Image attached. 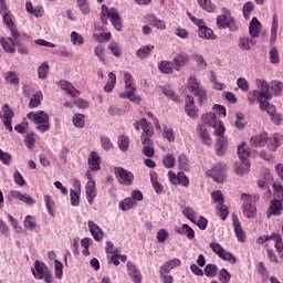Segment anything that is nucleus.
Wrapping results in <instances>:
<instances>
[{
    "mask_svg": "<svg viewBox=\"0 0 283 283\" xmlns=\"http://www.w3.org/2000/svg\"><path fill=\"white\" fill-rule=\"evenodd\" d=\"M169 180L172 185H182V187H189V177L185 172H174L172 170L168 171Z\"/></svg>",
    "mask_w": 283,
    "mask_h": 283,
    "instance_id": "f3484780",
    "label": "nucleus"
},
{
    "mask_svg": "<svg viewBox=\"0 0 283 283\" xmlns=\"http://www.w3.org/2000/svg\"><path fill=\"white\" fill-rule=\"evenodd\" d=\"M148 23L153 25V28H157V30H165L167 28L165 21L156 18V15H149Z\"/></svg>",
    "mask_w": 283,
    "mask_h": 283,
    "instance_id": "c9c22d12",
    "label": "nucleus"
},
{
    "mask_svg": "<svg viewBox=\"0 0 283 283\" xmlns=\"http://www.w3.org/2000/svg\"><path fill=\"white\" fill-rule=\"evenodd\" d=\"M244 145H247L244 142L238 147V156L240 160L249 163V156H251V151L249 149L244 148Z\"/></svg>",
    "mask_w": 283,
    "mask_h": 283,
    "instance_id": "58836bf2",
    "label": "nucleus"
},
{
    "mask_svg": "<svg viewBox=\"0 0 283 283\" xmlns=\"http://www.w3.org/2000/svg\"><path fill=\"white\" fill-rule=\"evenodd\" d=\"M163 94H165V96H167V98H170V101H174V103H180V96H178L176 94V92H174V90H171V87L169 86H164L161 88Z\"/></svg>",
    "mask_w": 283,
    "mask_h": 283,
    "instance_id": "4c0bfd02",
    "label": "nucleus"
},
{
    "mask_svg": "<svg viewBox=\"0 0 283 283\" xmlns=\"http://www.w3.org/2000/svg\"><path fill=\"white\" fill-rule=\"evenodd\" d=\"M163 165L166 169H171L176 167V158L171 154H168L163 158Z\"/></svg>",
    "mask_w": 283,
    "mask_h": 283,
    "instance_id": "bf43d9fd",
    "label": "nucleus"
},
{
    "mask_svg": "<svg viewBox=\"0 0 283 283\" xmlns=\"http://www.w3.org/2000/svg\"><path fill=\"white\" fill-rule=\"evenodd\" d=\"M4 81L9 83V85H19V74H17V72L9 71L4 75Z\"/></svg>",
    "mask_w": 283,
    "mask_h": 283,
    "instance_id": "a18cd8bd",
    "label": "nucleus"
},
{
    "mask_svg": "<svg viewBox=\"0 0 283 283\" xmlns=\"http://www.w3.org/2000/svg\"><path fill=\"white\" fill-rule=\"evenodd\" d=\"M224 132H227V129L224 128V125H222V124H220L219 127L214 130V136H218V140H217L218 156H222V151L228 144L227 139L224 138Z\"/></svg>",
    "mask_w": 283,
    "mask_h": 283,
    "instance_id": "2eb2a0df",
    "label": "nucleus"
},
{
    "mask_svg": "<svg viewBox=\"0 0 283 283\" xmlns=\"http://www.w3.org/2000/svg\"><path fill=\"white\" fill-rule=\"evenodd\" d=\"M272 90L275 92V96H280L281 94H283V83L274 80L272 82Z\"/></svg>",
    "mask_w": 283,
    "mask_h": 283,
    "instance_id": "774afa93",
    "label": "nucleus"
},
{
    "mask_svg": "<svg viewBox=\"0 0 283 283\" xmlns=\"http://www.w3.org/2000/svg\"><path fill=\"white\" fill-rule=\"evenodd\" d=\"M41 101H43V93H35L29 102V109H35V107H39L41 105Z\"/></svg>",
    "mask_w": 283,
    "mask_h": 283,
    "instance_id": "e433bc0d",
    "label": "nucleus"
},
{
    "mask_svg": "<svg viewBox=\"0 0 283 283\" xmlns=\"http://www.w3.org/2000/svg\"><path fill=\"white\" fill-rule=\"evenodd\" d=\"M260 109H262V112H266L271 117L276 113L275 106L269 103V99L261 102Z\"/></svg>",
    "mask_w": 283,
    "mask_h": 283,
    "instance_id": "a19ab883",
    "label": "nucleus"
},
{
    "mask_svg": "<svg viewBox=\"0 0 283 283\" xmlns=\"http://www.w3.org/2000/svg\"><path fill=\"white\" fill-rule=\"evenodd\" d=\"M134 207H136V202L129 197L119 202V209H122V211H129L134 209Z\"/></svg>",
    "mask_w": 283,
    "mask_h": 283,
    "instance_id": "de8ad7c7",
    "label": "nucleus"
},
{
    "mask_svg": "<svg viewBox=\"0 0 283 283\" xmlns=\"http://www.w3.org/2000/svg\"><path fill=\"white\" fill-rule=\"evenodd\" d=\"M126 269L129 277H132L134 283H143V274L140 273V270H138L134 262L128 261L126 264Z\"/></svg>",
    "mask_w": 283,
    "mask_h": 283,
    "instance_id": "a211bd4d",
    "label": "nucleus"
},
{
    "mask_svg": "<svg viewBox=\"0 0 283 283\" xmlns=\"http://www.w3.org/2000/svg\"><path fill=\"white\" fill-rule=\"evenodd\" d=\"M219 282L221 283L231 282V273H229V271L224 268L219 271Z\"/></svg>",
    "mask_w": 283,
    "mask_h": 283,
    "instance_id": "338daca9",
    "label": "nucleus"
},
{
    "mask_svg": "<svg viewBox=\"0 0 283 283\" xmlns=\"http://www.w3.org/2000/svg\"><path fill=\"white\" fill-rule=\"evenodd\" d=\"M49 73H50V64H48V62H43L38 67V77L43 81V80L48 78Z\"/></svg>",
    "mask_w": 283,
    "mask_h": 283,
    "instance_id": "37998d69",
    "label": "nucleus"
},
{
    "mask_svg": "<svg viewBox=\"0 0 283 283\" xmlns=\"http://www.w3.org/2000/svg\"><path fill=\"white\" fill-rule=\"evenodd\" d=\"M188 90L190 94H193V96L199 97V104L202 105L205 101H207V92H205V88L200 85V82L193 76H190L187 82Z\"/></svg>",
    "mask_w": 283,
    "mask_h": 283,
    "instance_id": "423d86ee",
    "label": "nucleus"
},
{
    "mask_svg": "<svg viewBox=\"0 0 283 283\" xmlns=\"http://www.w3.org/2000/svg\"><path fill=\"white\" fill-rule=\"evenodd\" d=\"M11 198H14L15 200H20L21 202H25V205H34V198L21 193V191L18 190H12L11 192Z\"/></svg>",
    "mask_w": 283,
    "mask_h": 283,
    "instance_id": "7c9ffc66",
    "label": "nucleus"
},
{
    "mask_svg": "<svg viewBox=\"0 0 283 283\" xmlns=\"http://www.w3.org/2000/svg\"><path fill=\"white\" fill-rule=\"evenodd\" d=\"M249 32L252 39H258V36H260V32H262V23H260L258 18H252L249 25Z\"/></svg>",
    "mask_w": 283,
    "mask_h": 283,
    "instance_id": "393cba45",
    "label": "nucleus"
},
{
    "mask_svg": "<svg viewBox=\"0 0 283 283\" xmlns=\"http://www.w3.org/2000/svg\"><path fill=\"white\" fill-rule=\"evenodd\" d=\"M238 45L240 50H251V45H253V40L242 36L239 39Z\"/></svg>",
    "mask_w": 283,
    "mask_h": 283,
    "instance_id": "13d9d810",
    "label": "nucleus"
},
{
    "mask_svg": "<svg viewBox=\"0 0 283 283\" xmlns=\"http://www.w3.org/2000/svg\"><path fill=\"white\" fill-rule=\"evenodd\" d=\"M140 126L143 129V133L140 135L142 145H154V126L149 122H147V118L140 119Z\"/></svg>",
    "mask_w": 283,
    "mask_h": 283,
    "instance_id": "1a4fd4ad",
    "label": "nucleus"
},
{
    "mask_svg": "<svg viewBox=\"0 0 283 283\" xmlns=\"http://www.w3.org/2000/svg\"><path fill=\"white\" fill-rule=\"evenodd\" d=\"M124 81H125V88L126 92L119 93V98H128V101H132V103H136L139 105V103L143 101L140 96L136 95V87L134 86V81L132 77V73L126 72L124 74Z\"/></svg>",
    "mask_w": 283,
    "mask_h": 283,
    "instance_id": "39448f33",
    "label": "nucleus"
},
{
    "mask_svg": "<svg viewBox=\"0 0 283 283\" xmlns=\"http://www.w3.org/2000/svg\"><path fill=\"white\" fill-rule=\"evenodd\" d=\"M241 200H244L242 209L245 218H255L258 216V209L255 205H252L253 197L249 193H242Z\"/></svg>",
    "mask_w": 283,
    "mask_h": 283,
    "instance_id": "9b49d317",
    "label": "nucleus"
},
{
    "mask_svg": "<svg viewBox=\"0 0 283 283\" xmlns=\"http://www.w3.org/2000/svg\"><path fill=\"white\" fill-rule=\"evenodd\" d=\"M151 50H154V45L148 44L146 46L138 49L136 54H137L138 59H147V56H149V54H151Z\"/></svg>",
    "mask_w": 283,
    "mask_h": 283,
    "instance_id": "49530a36",
    "label": "nucleus"
},
{
    "mask_svg": "<svg viewBox=\"0 0 283 283\" xmlns=\"http://www.w3.org/2000/svg\"><path fill=\"white\" fill-rule=\"evenodd\" d=\"M1 17H2V22L10 30L13 39H19L21 34L19 33V31L17 30V27L14 25V21L12 20V13L10 11H7L6 13H2Z\"/></svg>",
    "mask_w": 283,
    "mask_h": 283,
    "instance_id": "dca6fc26",
    "label": "nucleus"
},
{
    "mask_svg": "<svg viewBox=\"0 0 283 283\" xmlns=\"http://www.w3.org/2000/svg\"><path fill=\"white\" fill-rule=\"evenodd\" d=\"M116 87V74L113 72L108 73V81L104 86V92L109 93Z\"/></svg>",
    "mask_w": 283,
    "mask_h": 283,
    "instance_id": "79ce46f5",
    "label": "nucleus"
},
{
    "mask_svg": "<svg viewBox=\"0 0 283 283\" xmlns=\"http://www.w3.org/2000/svg\"><path fill=\"white\" fill-rule=\"evenodd\" d=\"M232 223L234 227V233L237 237V240L239 242H244L247 234H244V230H242V224L240 223V219H238V214H232Z\"/></svg>",
    "mask_w": 283,
    "mask_h": 283,
    "instance_id": "aec40b11",
    "label": "nucleus"
},
{
    "mask_svg": "<svg viewBox=\"0 0 283 283\" xmlns=\"http://www.w3.org/2000/svg\"><path fill=\"white\" fill-rule=\"evenodd\" d=\"M238 176H244L251 171V163L242 161L241 165L237 166L235 169Z\"/></svg>",
    "mask_w": 283,
    "mask_h": 283,
    "instance_id": "8fccbe9b",
    "label": "nucleus"
},
{
    "mask_svg": "<svg viewBox=\"0 0 283 283\" xmlns=\"http://www.w3.org/2000/svg\"><path fill=\"white\" fill-rule=\"evenodd\" d=\"M27 118L34 123L36 132L40 134H45L50 132V115L45 111L30 112L27 115Z\"/></svg>",
    "mask_w": 283,
    "mask_h": 283,
    "instance_id": "f03ea898",
    "label": "nucleus"
},
{
    "mask_svg": "<svg viewBox=\"0 0 283 283\" xmlns=\"http://www.w3.org/2000/svg\"><path fill=\"white\" fill-rule=\"evenodd\" d=\"M185 112L190 118H198V107H196V102L191 95H188L186 101Z\"/></svg>",
    "mask_w": 283,
    "mask_h": 283,
    "instance_id": "5701e85b",
    "label": "nucleus"
},
{
    "mask_svg": "<svg viewBox=\"0 0 283 283\" xmlns=\"http://www.w3.org/2000/svg\"><path fill=\"white\" fill-rule=\"evenodd\" d=\"M25 8H27V12H29V14H33V17H43V9L34 8V6H32L31 1H27Z\"/></svg>",
    "mask_w": 283,
    "mask_h": 283,
    "instance_id": "5fc2aeb1",
    "label": "nucleus"
},
{
    "mask_svg": "<svg viewBox=\"0 0 283 283\" xmlns=\"http://www.w3.org/2000/svg\"><path fill=\"white\" fill-rule=\"evenodd\" d=\"M0 43L3 48V50L6 52H8L9 54H14V52H17V50L14 49V46L17 45V39L14 42V40H12V38H1Z\"/></svg>",
    "mask_w": 283,
    "mask_h": 283,
    "instance_id": "c756f323",
    "label": "nucleus"
},
{
    "mask_svg": "<svg viewBox=\"0 0 283 283\" xmlns=\"http://www.w3.org/2000/svg\"><path fill=\"white\" fill-rule=\"evenodd\" d=\"M181 264H182V261H180V259H172L170 261L165 262L161 265V271H164V273H169L170 271H172V269H176Z\"/></svg>",
    "mask_w": 283,
    "mask_h": 283,
    "instance_id": "72a5a7b5",
    "label": "nucleus"
},
{
    "mask_svg": "<svg viewBox=\"0 0 283 283\" xmlns=\"http://www.w3.org/2000/svg\"><path fill=\"white\" fill-rule=\"evenodd\" d=\"M253 10H255V6L253 4V2L248 1L243 4V17L247 21H249V19H251V12H253Z\"/></svg>",
    "mask_w": 283,
    "mask_h": 283,
    "instance_id": "3c124183",
    "label": "nucleus"
},
{
    "mask_svg": "<svg viewBox=\"0 0 283 283\" xmlns=\"http://www.w3.org/2000/svg\"><path fill=\"white\" fill-rule=\"evenodd\" d=\"M158 67L163 74H174V63L169 61H161Z\"/></svg>",
    "mask_w": 283,
    "mask_h": 283,
    "instance_id": "ea45409f",
    "label": "nucleus"
},
{
    "mask_svg": "<svg viewBox=\"0 0 283 283\" xmlns=\"http://www.w3.org/2000/svg\"><path fill=\"white\" fill-rule=\"evenodd\" d=\"M73 125L78 129H83L85 127V115L83 114H75L73 116Z\"/></svg>",
    "mask_w": 283,
    "mask_h": 283,
    "instance_id": "6e6d98bb",
    "label": "nucleus"
},
{
    "mask_svg": "<svg viewBox=\"0 0 283 283\" xmlns=\"http://www.w3.org/2000/svg\"><path fill=\"white\" fill-rule=\"evenodd\" d=\"M259 85L261 87V91L249 92L248 101L249 103H255V101H258L261 106L262 103H264L265 101H271L273 96L271 95V91L269 90V83H266V81H260Z\"/></svg>",
    "mask_w": 283,
    "mask_h": 283,
    "instance_id": "7ed1b4c3",
    "label": "nucleus"
},
{
    "mask_svg": "<svg viewBox=\"0 0 283 283\" xmlns=\"http://www.w3.org/2000/svg\"><path fill=\"white\" fill-rule=\"evenodd\" d=\"M203 273L207 277H216L218 275V265L207 264L203 269Z\"/></svg>",
    "mask_w": 283,
    "mask_h": 283,
    "instance_id": "09e8293b",
    "label": "nucleus"
},
{
    "mask_svg": "<svg viewBox=\"0 0 283 283\" xmlns=\"http://www.w3.org/2000/svg\"><path fill=\"white\" fill-rule=\"evenodd\" d=\"M150 182L153 185V189H155L157 193H163V185L158 182V177H156V174H150Z\"/></svg>",
    "mask_w": 283,
    "mask_h": 283,
    "instance_id": "0e129e2a",
    "label": "nucleus"
},
{
    "mask_svg": "<svg viewBox=\"0 0 283 283\" xmlns=\"http://www.w3.org/2000/svg\"><path fill=\"white\" fill-rule=\"evenodd\" d=\"M210 249L213 251V253H216L221 260H224V262H229L230 264H235L238 262V259H235V256L224 250V248H222V245H220V243H210Z\"/></svg>",
    "mask_w": 283,
    "mask_h": 283,
    "instance_id": "9d476101",
    "label": "nucleus"
},
{
    "mask_svg": "<svg viewBox=\"0 0 283 283\" xmlns=\"http://www.w3.org/2000/svg\"><path fill=\"white\" fill-rule=\"evenodd\" d=\"M283 205L280 199H272L268 209V218L271 216H282Z\"/></svg>",
    "mask_w": 283,
    "mask_h": 283,
    "instance_id": "412c9836",
    "label": "nucleus"
},
{
    "mask_svg": "<svg viewBox=\"0 0 283 283\" xmlns=\"http://www.w3.org/2000/svg\"><path fill=\"white\" fill-rule=\"evenodd\" d=\"M24 229L29 231H34L36 229V221H34V217L28 214L24 219Z\"/></svg>",
    "mask_w": 283,
    "mask_h": 283,
    "instance_id": "e2e57ef3",
    "label": "nucleus"
},
{
    "mask_svg": "<svg viewBox=\"0 0 283 283\" xmlns=\"http://www.w3.org/2000/svg\"><path fill=\"white\" fill-rule=\"evenodd\" d=\"M12 118H14V111L10 107V105L4 104L2 106V123L6 129H8V132L10 133L13 132Z\"/></svg>",
    "mask_w": 283,
    "mask_h": 283,
    "instance_id": "4468645a",
    "label": "nucleus"
},
{
    "mask_svg": "<svg viewBox=\"0 0 283 283\" xmlns=\"http://www.w3.org/2000/svg\"><path fill=\"white\" fill-rule=\"evenodd\" d=\"M199 138L200 140H202L203 145L211 147L213 142L211 139V135H209V133L207 132V126L201 125L199 127Z\"/></svg>",
    "mask_w": 283,
    "mask_h": 283,
    "instance_id": "473e14b6",
    "label": "nucleus"
},
{
    "mask_svg": "<svg viewBox=\"0 0 283 283\" xmlns=\"http://www.w3.org/2000/svg\"><path fill=\"white\" fill-rule=\"evenodd\" d=\"M277 28H279V18H277V14H273L272 28H271V41H275L277 39Z\"/></svg>",
    "mask_w": 283,
    "mask_h": 283,
    "instance_id": "603ef678",
    "label": "nucleus"
},
{
    "mask_svg": "<svg viewBox=\"0 0 283 283\" xmlns=\"http://www.w3.org/2000/svg\"><path fill=\"white\" fill-rule=\"evenodd\" d=\"M34 269L32 270V273L35 280H43L45 283H52V273L45 263L35 261Z\"/></svg>",
    "mask_w": 283,
    "mask_h": 283,
    "instance_id": "0eeeda50",
    "label": "nucleus"
},
{
    "mask_svg": "<svg viewBox=\"0 0 283 283\" xmlns=\"http://www.w3.org/2000/svg\"><path fill=\"white\" fill-rule=\"evenodd\" d=\"M198 36L200 39H206V40L216 39V34H213V30H211L209 27H207V24L203 28L198 29Z\"/></svg>",
    "mask_w": 283,
    "mask_h": 283,
    "instance_id": "f704fd0d",
    "label": "nucleus"
},
{
    "mask_svg": "<svg viewBox=\"0 0 283 283\" xmlns=\"http://www.w3.org/2000/svg\"><path fill=\"white\" fill-rule=\"evenodd\" d=\"M207 176L214 180V182H224L227 180V165L219 163L212 169L207 171Z\"/></svg>",
    "mask_w": 283,
    "mask_h": 283,
    "instance_id": "6e6552de",
    "label": "nucleus"
},
{
    "mask_svg": "<svg viewBox=\"0 0 283 283\" xmlns=\"http://www.w3.org/2000/svg\"><path fill=\"white\" fill-rule=\"evenodd\" d=\"M270 63H272V65H277V63H280V52L275 46L270 49Z\"/></svg>",
    "mask_w": 283,
    "mask_h": 283,
    "instance_id": "680f3d73",
    "label": "nucleus"
},
{
    "mask_svg": "<svg viewBox=\"0 0 283 283\" xmlns=\"http://www.w3.org/2000/svg\"><path fill=\"white\" fill-rule=\"evenodd\" d=\"M71 41L73 45H83V43H85V39L83 38V35L78 34V32L76 31H73L71 33Z\"/></svg>",
    "mask_w": 283,
    "mask_h": 283,
    "instance_id": "69168bd1",
    "label": "nucleus"
},
{
    "mask_svg": "<svg viewBox=\"0 0 283 283\" xmlns=\"http://www.w3.org/2000/svg\"><path fill=\"white\" fill-rule=\"evenodd\" d=\"M86 200L88 205H94V200L96 199V181L91 180L86 182L85 186Z\"/></svg>",
    "mask_w": 283,
    "mask_h": 283,
    "instance_id": "6ab92c4d",
    "label": "nucleus"
},
{
    "mask_svg": "<svg viewBox=\"0 0 283 283\" xmlns=\"http://www.w3.org/2000/svg\"><path fill=\"white\" fill-rule=\"evenodd\" d=\"M217 25L219 30H230V32H238V22L231 15V11L227 8L222 9V14L217 17Z\"/></svg>",
    "mask_w": 283,
    "mask_h": 283,
    "instance_id": "20e7f679",
    "label": "nucleus"
},
{
    "mask_svg": "<svg viewBox=\"0 0 283 283\" xmlns=\"http://www.w3.org/2000/svg\"><path fill=\"white\" fill-rule=\"evenodd\" d=\"M115 176L120 185H126L129 187V185L134 182V174H132L129 170H126L125 168H116Z\"/></svg>",
    "mask_w": 283,
    "mask_h": 283,
    "instance_id": "ddd939ff",
    "label": "nucleus"
},
{
    "mask_svg": "<svg viewBox=\"0 0 283 283\" xmlns=\"http://www.w3.org/2000/svg\"><path fill=\"white\" fill-rule=\"evenodd\" d=\"M118 147L120 151H127L129 149V137L122 135L118 138Z\"/></svg>",
    "mask_w": 283,
    "mask_h": 283,
    "instance_id": "052dcab7",
    "label": "nucleus"
},
{
    "mask_svg": "<svg viewBox=\"0 0 283 283\" xmlns=\"http://www.w3.org/2000/svg\"><path fill=\"white\" fill-rule=\"evenodd\" d=\"M88 169L91 171H99L101 169V156L96 151H91L87 158Z\"/></svg>",
    "mask_w": 283,
    "mask_h": 283,
    "instance_id": "4be33fe9",
    "label": "nucleus"
},
{
    "mask_svg": "<svg viewBox=\"0 0 283 283\" xmlns=\"http://www.w3.org/2000/svg\"><path fill=\"white\" fill-rule=\"evenodd\" d=\"M266 140H269V135H266V133H261L260 135L251 138V145L252 147H264V145H266Z\"/></svg>",
    "mask_w": 283,
    "mask_h": 283,
    "instance_id": "2f4dec72",
    "label": "nucleus"
},
{
    "mask_svg": "<svg viewBox=\"0 0 283 283\" xmlns=\"http://www.w3.org/2000/svg\"><path fill=\"white\" fill-rule=\"evenodd\" d=\"M182 214L185 216V218L190 220V222H192V224H196V210H193V208L184 207Z\"/></svg>",
    "mask_w": 283,
    "mask_h": 283,
    "instance_id": "864d4df0",
    "label": "nucleus"
},
{
    "mask_svg": "<svg viewBox=\"0 0 283 283\" xmlns=\"http://www.w3.org/2000/svg\"><path fill=\"white\" fill-rule=\"evenodd\" d=\"M175 233H178L179 235H186L188 240H193L196 238V231H193L192 228L187 223H184L182 227H176Z\"/></svg>",
    "mask_w": 283,
    "mask_h": 283,
    "instance_id": "bb28decb",
    "label": "nucleus"
},
{
    "mask_svg": "<svg viewBox=\"0 0 283 283\" xmlns=\"http://www.w3.org/2000/svg\"><path fill=\"white\" fill-rule=\"evenodd\" d=\"M197 3L205 10L206 12H216V6L211 0H197Z\"/></svg>",
    "mask_w": 283,
    "mask_h": 283,
    "instance_id": "c03bdc74",
    "label": "nucleus"
},
{
    "mask_svg": "<svg viewBox=\"0 0 283 283\" xmlns=\"http://www.w3.org/2000/svg\"><path fill=\"white\" fill-rule=\"evenodd\" d=\"M203 123L206 125H209L210 127H213V129H218L220 125H223L221 120L218 122V117H216V113H208L201 116Z\"/></svg>",
    "mask_w": 283,
    "mask_h": 283,
    "instance_id": "cd10ccee",
    "label": "nucleus"
},
{
    "mask_svg": "<svg viewBox=\"0 0 283 283\" xmlns=\"http://www.w3.org/2000/svg\"><path fill=\"white\" fill-rule=\"evenodd\" d=\"M216 209L219 218L222 220H227V218H229V208L224 203L217 205Z\"/></svg>",
    "mask_w": 283,
    "mask_h": 283,
    "instance_id": "4d7b16f0",
    "label": "nucleus"
},
{
    "mask_svg": "<svg viewBox=\"0 0 283 283\" xmlns=\"http://www.w3.org/2000/svg\"><path fill=\"white\" fill-rule=\"evenodd\" d=\"M88 229L95 242H101V240H103V229L98 227V224H96L94 221H88Z\"/></svg>",
    "mask_w": 283,
    "mask_h": 283,
    "instance_id": "a878e982",
    "label": "nucleus"
},
{
    "mask_svg": "<svg viewBox=\"0 0 283 283\" xmlns=\"http://www.w3.org/2000/svg\"><path fill=\"white\" fill-rule=\"evenodd\" d=\"M271 240H273L274 247H275L277 253H282L283 242H282L281 234L272 233L271 235H262L256 240V242H258V244H266V242H269Z\"/></svg>",
    "mask_w": 283,
    "mask_h": 283,
    "instance_id": "f8f14e48",
    "label": "nucleus"
},
{
    "mask_svg": "<svg viewBox=\"0 0 283 283\" xmlns=\"http://www.w3.org/2000/svg\"><path fill=\"white\" fill-rule=\"evenodd\" d=\"M101 19L102 22H107L109 19L112 25L117 30V32H123V18H120V12L114 7H107V4H102L101 7Z\"/></svg>",
    "mask_w": 283,
    "mask_h": 283,
    "instance_id": "f257e3e1",
    "label": "nucleus"
},
{
    "mask_svg": "<svg viewBox=\"0 0 283 283\" xmlns=\"http://www.w3.org/2000/svg\"><path fill=\"white\" fill-rule=\"evenodd\" d=\"M60 85L62 90L64 92H67V94H70V96H72L73 98L81 96V91L76 90V87H74V85H72V83H70L69 81L62 80L60 82Z\"/></svg>",
    "mask_w": 283,
    "mask_h": 283,
    "instance_id": "c85d7f7f",
    "label": "nucleus"
},
{
    "mask_svg": "<svg viewBox=\"0 0 283 283\" xmlns=\"http://www.w3.org/2000/svg\"><path fill=\"white\" fill-rule=\"evenodd\" d=\"M172 63L175 64V70L180 72L189 63V55L187 53H178L174 57Z\"/></svg>",
    "mask_w": 283,
    "mask_h": 283,
    "instance_id": "b1692460",
    "label": "nucleus"
}]
</instances>
